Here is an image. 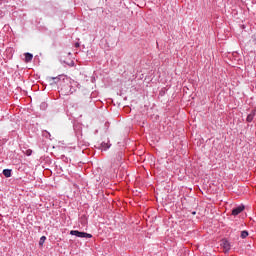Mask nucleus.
Instances as JSON below:
<instances>
[{"mask_svg":"<svg viewBox=\"0 0 256 256\" xmlns=\"http://www.w3.org/2000/svg\"><path fill=\"white\" fill-rule=\"evenodd\" d=\"M253 41H254V43H255V45H256V38H255Z\"/></svg>","mask_w":256,"mask_h":256,"instance_id":"4468645a","label":"nucleus"},{"mask_svg":"<svg viewBox=\"0 0 256 256\" xmlns=\"http://www.w3.org/2000/svg\"><path fill=\"white\" fill-rule=\"evenodd\" d=\"M75 47H79V43H76V44H75Z\"/></svg>","mask_w":256,"mask_h":256,"instance_id":"f8f14e48","label":"nucleus"},{"mask_svg":"<svg viewBox=\"0 0 256 256\" xmlns=\"http://www.w3.org/2000/svg\"><path fill=\"white\" fill-rule=\"evenodd\" d=\"M240 237L241 239H247V237H249V231L247 230L241 231Z\"/></svg>","mask_w":256,"mask_h":256,"instance_id":"0eeeda50","label":"nucleus"},{"mask_svg":"<svg viewBox=\"0 0 256 256\" xmlns=\"http://www.w3.org/2000/svg\"><path fill=\"white\" fill-rule=\"evenodd\" d=\"M46 240H47V237L42 236V237L40 238L39 245H43V243H45Z\"/></svg>","mask_w":256,"mask_h":256,"instance_id":"1a4fd4ad","label":"nucleus"},{"mask_svg":"<svg viewBox=\"0 0 256 256\" xmlns=\"http://www.w3.org/2000/svg\"><path fill=\"white\" fill-rule=\"evenodd\" d=\"M256 112L253 110L250 114H248L246 121L247 123H252L253 119H255Z\"/></svg>","mask_w":256,"mask_h":256,"instance_id":"39448f33","label":"nucleus"},{"mask_svg":"<svg viewBox=\"0 0 256 256\" xmlns=\"http://www.w3.org/2000/svg\"><path fill=\"white\" fill-rule=\"evenodd\" d=\"M61 159H62V161H64L65 163H69V158H68L67 156L62 155V156H61Z\"/></svg>","mask_w":256,"mask_h":256,"instance_id":"9d476101","label":"nucleus"},{"mask_svg":"<svg viewBox=\"0 0 256 256\" xmlns=\"http://www.w3.org/2000/svg\"><path fill=\"white\" fill-rule=\"evenodd\" d=\"M70 235H74L75 237H79L80 239H91L93 235L87 232H81L79 230H71Z\"/></svg>","mask_w":256,"mask_h":256,"instance_id":"f257e3e1","label":"nucleus"},{"mask_svg":"<svg viewBox=\"0 0 256 256\" xmlns=\"http://www.w3.org/2000/svg\"><path fill=\"white\" fill-rule=\"evenodd\" d=\"M11 169H4L3 170V175H4V177H7V178H9V177H11Z\"/></svg>","mask_w":256,"mask_h":256,"instance_id":"6e6552de","label":"nucleus"},{"mask_svg":"<svg viewBox=\"0 0 256 256\" xmlns=\"http://www.w3.org/2000/svg\"><path fill=\"white\" fill-rule=\"evenodd\" d=\"M47 107V103L43 102L41 105H40V108L41 109H46Z\"/></svg>","mask_w":256,"mask_h":256,"instance_id":"9b49d317","label":"nucleus"},{"mask_svg":"<svg viewBox=\"0 0 256 256\" xmlns=\"http://www.w3.org/2000/svg\"><path fill=\"white\" fill-rule=\"evenodd\" d=\"M221 245H222L224 251H226V252L231 251V243H229L227 240H222Z\"/></svg>","mask_w":256,"mask_h":256,"instance_id":"20e7f679","label":"nucleus"},{"mask_svg":"<svg viewBox=\"0 0 256 256\" xmlns=\"http://www.w3.org/2000/svg\"><path fill=\"white\" fill-rule=\"evenodd\" d=\"M98 149L101 151H107L108 149H111V143H109V140L107 142L100 143Z\"/></svg>","mask_w":256,"mask_h":256,"instance_id":"7ed1b4c3","label":"nucleus"},{"mask_svg":"<svg viewBox=\"0 0 256 256\" xmlns=\"http://www.w3.org/2000/svg\"><path fill=\"white\" fill-rule=\"evenodd\" d=\"M197 214V212H192V215H196Z\"/></svg>","mask_w":256,"mask_h":256,"instance_id":"ddd939ff","label":"nucleus"},{"mask_svg":"<svg viewBox=\"0 0 256 256\" xmlns=\"http://www.w3.org/2000/svg\"><path fill=\"white\" fill-rule=\"evenodd\" d=\"M24 57H25V62L26 63H31V61H33V54H31L29 52H26L24 54Z\"/></svg>","mask_w":256,"mask_h":256,"instance_id":"423d86ee","label":"nucleus"},{"mask_svg":"<svg viewBox=\"0 0 256 256\" xmlns=\"http://www.w3.org/2000/svg\"><path fill=\"white\" fill-rule=\"evenodd\" d=\"M243 211H245V206H237L234 209H232V215H234V217H237V215L243 213Z\"/></svg>","mask_w":256,"mask_h":256,"instance_id":"f03ea898","label":"nucleus"}]
</instances>
